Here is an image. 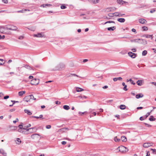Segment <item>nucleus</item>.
Listing matches in <instances>:
<instances>
[{"mask_svg":"<svg viewBox=\"0 0 156 156\" xmlns=\"http://www.w3.org/2000/svg\"><path fill=\"white\" fill-rule=\"evenodd\" d=\"M35 127H33L32 128H28V129H26V130H24L23 129H19L18 130V132H20L23 134H29L28 131L30 130H31L33 129H34Z\"/></svg>","mask_w":156,"mask_h":156,"instance_id":"1","label":"nucleus"},{"mask_svg":"<svg viewBox=\"0 0 156 156\" xmlns=\"http://www.w3.org/2000/svg\"><path fill=\"white\" fill-rule=\"evenodd\" d=\"M33 95H30L25 96L23 99V100L27 102L30 101V99H32Z\"/></svg>","mask_w":156,"mask_h":156,"instance_id":"2","label":"nucleus"},{"mask_svg":"<svg viewBox=\"0 0 156 156\" xmlns=\"http://www.w3.org/2000/svg\"><path fill=\"white\" fill-rule=\"evenodd\" d=\"M39 83V80L37 79H34L31 81V84L32 85H37Z\"/></svg>","mask_w":156,"mask_h":156,"instance_id":"3","label":"nucleus"},{"mask_svg":"<svg viewBox=\"0 0 156 156\" xmlns=\"http://www.w3.org/2000/svg\"><path fill=\"white\" fill-rule=\"evenodd\" d=\"M117 149L119 151L121 152H123L124 151L126 152L128 151V149L127 148L123 146L119 147Z\"/></svg>","mask_w":156,"mask_h":156,"instance_id":"4","label":"nucleus"},{"mask_svg":"<svg viewBox=\"0 0 156 156\" xmlns=\"http://www.w3.org/2000/svg\"><path fill=\"white\" fill-rule=\"evenodd\" d=\"M33 37H44V34L43 33H38L37 34H34L33 35Z\"/></svg>","mask_w":156,"mask_h":156,"instance_id":"5","label":"nucleus"},{"mask_svg":"<svg viewBox=\"0 0 156 156\" xmlns=\"http://www.w3.org/2000/svg\"><path fill=\"white\" fill-rule=\"evenodd\" d=\"M64 65L63 64H60L55 69V70H61L64 67Z\"/></svg>","mask_w":156,"mask_h":156,"instance_id":"6","label":"nucleus"},{"mask_svg":"<svg viewBox=\"0 0 156 156\" xmlns=\"http://www.w3.org/2000/svg\"><path fill=\"white\" fill-rule=\"evenodd\" d=\"M115 9L113 7H109V8H107L104 9V10L105 12H111L112 11L114 10Z\"/></svg>","mask_w":156,"mask_h":156,"instance_id":"7","label":"nucleus"},{"mask_svg":"<svg viewBox=\"0 0 156 156\" xmlns=\"http://www.w3.org/2000/svg\"><path fill=\"white\" fill-rule=\"evenodd\" d=\"M152 145V143H145L143 144L144 147L145 148H147Z\"/></svg>","mask_w":156,"mask_h":156,"instance_id":"8","label":"nucleus"},{"mask_svg":"<svg viewBox=\"0 0 156 156\" xmlns=\"http://www.w3.org/2000/svg\"><path fill=\"white\" fill-rule=\"evenodd\" d=\"M128 54L132 58H135L136 57V54L131 52H129Z\"/></svg>","mask_w":156,"mask_h":156,"instance_id":"9","label":"nucleus"},{"mask_svg":"<svg viewBox=\"0 0 156 156\" xmlns=\"http://www.w3.org/2000/svg\"><path fill=\"white\" fill-rule=\"evenodd\" d=\"M0 32L2 33H5V30L4 26H0Z\"/></svg>","mask_w":156,"mask_h":156,"instance_id":"10","label":"nucleus"},{"mask_svg":"<svg viewBox=\"0 0 156 156\" xmlns=\"http://www.w3.org/2000/svg\"><path fill=\"white\" fill-rule=\"evenodd\" d=\"M9 29L10 30H16L17 29V27L16 26L11 25Z\"/></svg>","mask_w":156,"mask_h":156,"instance_id":"11","label":"nucleus"},{"mask_svg":"<svg viewBox=\"0 0 156 156\" xmlns=\"http://www.w3.org/2000/svg\"><path fill=\"white\" fill-rule=\"evenodd\" d=\"M140 42V44L143 45H145L147 43V41L146 40L143 39H141Z\"/></svg>","mask_w":156,"mask_h":156,"instance_id":"12","label":"nucleus"},{"mask_svg":"<svg viewBox=\"0 0 156 156\" xmlns=\"http://www.w3.org/2000/svg\"><path fill=\"white\" fill-rule=\"evenodd\" d=\"M0 153L2 154L3 156H6L7 154L5 151L2 149H0Z\"/></svg>","mask_w":156,"mask_h":156,"instance_id":"13","label":"nucleus"},{"mask_svg":"<svg viewBox=\"0 0 156 156\" xmlns=\"http://www.w3.org/2000/svg\"><path fill=\"white\" fill-rule=\"evenodd\" d=\"M117 2L118 3L120 4H123L124 3H126L128 4V2L123 1L122 0H117Z\"/></svg>","mask_w":156,"mask_h":156,"instance_id":"14","label":"nucleus"},{"mask_svg":"<svg viewBox=\"0 0 156 156\" xmlns=\"http://www.w3.org/2000/svg\"><path fill=\"white\" fill-rule=\"evenodd\" d=\"M139 22L140 23L144 24L145 23V22H146V20L144 19H140L139 20Z\"/></svg>","mask_w":156,"mask_h":156,"instance_id":"15","label":"nucleus"},{"mask_svg":"<svg viewBox=\"0 0 156 156\" xmlns=\"http://www.w3.org/2000/svg\"><path fill=\"white\" fill-rule=\"evenodd\" d=\"M144 96L143 95L141 94H139L136 95V98L138 99L140 98H142Z\"/></svg>","mask_w":156,"mask_h":156,"instance_id":"16","label":"nucleus"},{"mask_svg":"<svg viewBox=\"0 0 156 156\" xmlns=\"http://www.w3.org/2000/svg\"><path fill=\"white\" fill-rule=\"evenodd\" d=\"M117 21L120 23H124L125 21V19L124 18H120L117 19Z\"/></svg>","mask_w":156,"mask_h":156,"instance_id":"17","label":"nucleus"},{"mask_svg":"<svg viewBox=\"0 0 156 156\" xmlns=\"http://www.w3.org/2000/svg\"><path fill=\"white\" fill-rule=\"evenodd\" d=\"M116 29V27L115 26H113L111 27H108L107 30L109 31H113Z\"/></svg>","mask_w":156,"mask_h":156,"instance_id":"18","label":"nucleus"},{"mask_svg":"<svg viewBox=\"0 0 156 156\" xmlns=\"http://www.w3.org/2000/svg\"><path fill=\"white\" fill-rule=\"evenodd\" d=\"M122 78L121 77H119L117 78H114L113 79V80L114 81H116L117 80H122Z\"/></svg>","mask_w":156,"mask_h":156,"instance_id":"19","label":"nucleus"},{"mask_svg":"<svg viewBox=\"0 0 156 156\" xmlns=\"http://www.w3.org/2000/svg\"><path fill=\"white\" fill-rule=\"evenodd\" d=\"M24 111L25 113L27 114L28 115H31L32 114V113L30 112V111L27 109H25L24 110Z\"/></svg>","mask_w":156,"mask_h":156,"instance_id":"20","label":"nucleus"},{"mask_svg":"<svg viewBox=\"0 0 156 156\" xmlns=\"http://www.w3.org/2000/svg\"><path fill=\"white\" fill-rule=\"evenodd\" d=\"M23 67H25V68H26L28 69H30V70H32V69L33 70H34V69L33 68H32V67H31L30 66H29L28 65H25Z\"/></svg>","mask_w":156,"mask_h":156,"instance_id":"21","label":"nucleus"},{"mask_svg":"<svg viewBox=\"0 0 156 156\" xmlns=\"http://www.w3.org/2000/svg\"><path fill=\"white\" fill-rule=\"evenodd\" d=\"M122 85L124 86L123 88V90H125V91H127L128 89H127L126 88L127 87V86L125 84V83H124V82H123L122 83Z\"/></svg>","mask_w":156,"mask_h":156,"instance_id":"22","label":"nucleus"},{"mask_svg":"<svg viewBox=\"0 0 156 156\" xmlns=\"http://www.w3.org/2000/svg\"><path fill=\"white\" fill-rule=\"evenodd\" d=\"M25 91H20L19 92L18 94L20 96H22L24 94H25Z\"/></svg>","mask_w":156,"mask_h":156,"instance_id":"23","label":"nucleus"},{"mask_svg":"<svg viewBox=\"0 0 156 156\" xmlns=\"http://www.w3.org/2000/svg\"><path fill=\"white\" fill-rule=\"evenodd\" d=\"M122 140L123 142H125L127 141V139L126 137L124 136H122L121 137Z\"/></svg>","mask_w":156,"mask_h":156,"instance_id":"24","label":"nucleus"},{"mask_svg":"<svg viewBox=\"0 0 156 156\" xmlns=\"http://www.w3.org/2000/svg\"><path fill=\"white\" fill-rule=\"evenodd\" d=\"M144 36L146 38H151V39L152 38V35L146 34L144 35Z\"/></svg>","mask_w":156,"mask_h":156,"instance_id":"25","label":"nucleus"},{"mask_svg":"<svg viewBox=\"0 0 156 156\" xmlns=\"http://www.w3.org/2000/svg\"><path fill=\"white\" fill-rule=\"evenodd\" d=\"M76 90L77 92L82 91L83 90V89L79 87H76Z\"/></svg>","mask_w":156,"mask_h":156,"instance_id":"26","label":"nucleus"},{"mask_svg":"<svg viewBox=\"0 0 156 156\" xmlns=\"http://www.w3.org/2000/svg\"><path fill=\"white\" fill-rule=\"evenodd\" d=\"M136 83L138 85L141 86L142 84V80H138L136 82Z\"/></svg>","mask_w":156,"mask_h":156,"instance_id":"27","label":"nucleus"},{"mask_svg":"<svg viewBox=\"0 0 156 156\" xmlns=\"http://www.w3.org/2000/svg\"><path fill=\"white\" fill-rule=\"evenodd\" d=\"M89 1L94 3H98L99 1V0H89Z\"/></svg>","mask_w":156,"mask_h":156,"instance_id":"28","label":"nucleus"},{"mask_svg":"<svg viewBox=\"0 0 156 156\" xmlns=\"http://www.w3.org/2000/svg\"><path fill=\"white\" fill-rule=\"evenodd\" d=\"M63 108L64 109L66 110H68L70 108L69 106L67 105H65L63 106Z\"/></svg>","mask_w":156,"mask_h":156,"instance_id":"29","label":"nucleus"},{"mask_svg":"<svg viewBox=\"0 0 156 156\" xmlns=\"http://www.w3.org/2000/svg\"><path fill=\"white\" fill-rule=\"evenodd\" d=\"M119 107L120 109L123 110L126 108V106L124 105H122L120 106Z\"/></svg>","mask_w":156,"mask_h":156,"instance_id":"30","label":"nucleus"},{"mask_svg":"<svg viewBox=\"0 0 156 156\" xmlns=\"http://www.w3.org/2000/svg\"><path fill=\"white\" fill-rule=\"evenodd\" d=\"M114 140L115 142H119L121 140L120 139H118L117 136H115L114 137Z\"/></svg>","mask_w":156,"mask_h":156,"instance_id":"31","label":"nucleus"},{"mask_svg":"<svg viewBox=\"0 0 156 156\" xmlns=\"http://www.w3.org/2000/svg\"><path fill=\"white\" fill-rule=\"evenodd\" d=\"M37 135H39V134H37V133H35V134H32L31 135V137L32 139H34L35 138V136Z\"/></svg>","mask_w":156,"mask_h":156,"instance_id":"32","label":"nucleus"},{"mask_svg":"<svg viewBox=\"0 0 156 156\" xmlns=\"http://www.w3.org/2000/svg\"><path fill=\"white\" fill-rule=\"evenodd\" d=\"M155 120V118H154L153 116H151L150 118L149 119V120L150 121H153Z\"/></svg>","mask_w":156,"mask_h":156,"instance_id":"33","label":"nucleus"},{"mask_svg":"<svg viewBox=\"0 0 156 156\" xmlns=\"http://www.w3.org/2000/svg\"><path fill=\"white\" fill-rule=\"evenodd\" d=\"M16 141L17 142H16V143L18 144H20L21 142L20 139L19 138H16Z\"/></svg>","mask_w":156,"mask_h":156,"instance_id":"34","label":"nucleus"},{"mask_svg":"<svg viewBox=\"0 0 156 156\" xmlns=\"http://www.w3.org/2000/svg\"><path fill=\"white\" fill-rule=\"evenodd\" d=\"M107 23H113L115 24V22L114 21H108L105 22V24H106Z\"/></svg>","mask_w":156,"mask_h":156,"instance_id":"35","label":"nucleus"},{"mask_svg":"<svg viewBox=\"0 0 156 156\" xmlns=\"http://www.w3.org/2000/svg\"><path fill=\"white\" fill-rule=\"evenodd\" d=\"M119 14L120 13L118 12H115L113 13L115 16L119 17L120 16Z\"/></svg>","mask_w":156,"mask_h":156,"instance_id":"36","label":"nucleus"},{"mask_svg":"<svg viewBox=\"0 0 156 156\" xmlns=\"http://www.w3.org/2000/svg\"><path fill=\"white\" fill-rule=\"evenodd\" d=\"M147 53V51L146 50L144 51L142 53V55L143 56H145L146 55Z\"/></svg>","mask_w":156,"mask_h":156,"instance_id":"37","label":"nucleus"},{"mask_svg":"<svg viewBox=\"0 0 156 156\" xmlns=\"http://www.w3.org/2000/svg\"><path fill=\"white\" fill-rule=\"evenodd\" d=\"M152 111V110L150 112H148L147 114L144 116V118H145V119H146L147 117L150 115V113Z\"/></svg>","mask_w":156,"mask_h":156,"instance_id":"38","label":"nucleus"},{"mask_svg":"<svg viewBox=\"0 0 156 156\" xmlns=\"http://www.w3.org/2000/svg\"><path fill=\"white\" fill-rule=\"evenodd\" d=\"M141 39H135V42H137L140 43V42Z\"/></svg>","mask_w":156,"mask_h":156,"instance_id":"39","label":"nucleus"},{"mask_svg":"<svg viewBox=\"0 0 156 156\" xmlns=\"http://www.w3.org/2000/svg\"><path fill=\"white\" fill-rule=\"evenodd\" d=\"M129 81H130L131 83L133 85H135V83L133 82V81L131 79H130L129 80Z\"/></svg>","mask_w":156,"mask_h":156,"instance_id":"40","label":"nucleus"},{"mask_svg":"<svg viewBox=\"0 0 156 156\" xmlns=\"http://www.w3.org/2000/svg\"><path fill=\"white\" fill-rule=\"evenodd\" d=\"M151 150L153 151V153L154 154H156V150L155 149H151Z\"/></svg>","mask_w":156,"mask_h":156,"instance_id":"41","label":"nucleus"},{"mask_svg":"<svg viewBox=\"0 0 156 156\" xmlns=\"http://www.w3.org/2000/svg\"><path fill=\"white\" fill-rule=\"evenodd\" d=\"M28 29L32 31H34L35 30V28L34 27H31L30 28Z\"/></svg>","mask_w":156,"mask_h":156,"instance_id":"42","label":"nucleus"},{"mask_svg":"<svg viewBox=\"0 0 156 156\" xmlns=\"http://www.w3.org/2000/svg\"><path fill=\"white\" fill-rule=\"evenodd\" d=\"M142 29L144 30H147V27L145 26L143 27Z\"/></svg>","mask_w":156,"mask_h":156,"instance_id":"43","label":"nucleus"},{"mask_svg":"<svg viewBox=\"0 0 156 156\" xmlns=\"http://www.w3.org/2000/svg\"><path fill=\"white\" fill-rule=\"evenodd\" d=\"M61 9H66V7L65 5H62L61 6Z\"/></svg>","mask_w":156,"mask_h":156,"instance_id":"44","label":"nucleus"},{"mask_svg":"<svg viewBox=\"0 0 156 156\" xmlns=\"http://www.w3.org/2000/svg\"><path fill=\"white\" fill-rule=\"evenodd\" d=\"M113 13H109L108 14V15L110 17H113L114 16Z\"/></svg>","mask_w":156,"mask_h":156,"instance_id":"45","label":"nucleus"},{"mask_svg":"<svg viewBox=\"0 0 156 156\" xmlns=\"http://www.w3.org/2000/svg\"><path fill=\"white\" fill-rule=\"evenodd\" d=\"M46 128L47 129H49L51 128V126L50 125H47L46 126Z\"/></svg>","mask_w":156,"mask_h":156,"instance_id":"46","label":"nucleus"},{"mask_svg":"<svg viewBox=\"0 0 156 156\" xmlns=\"http://www.w3.org/2000/svg\"><path fill=\"white\" fill-rule=\"evenodd\" d=\"M34 127L35 128H34V129H35L36 128H35V127ZM31 129V130H29V133H33V132H34V130H33V129Z\"/></svg>","mask_w":156,"mask_h":156,"instance_id":"47","label":"nucleus"},{"mask_svg":"<svg viewBox=\"0 0 156 156\" xmlns=\"http://www.w3.org/2000/svg\"><path fill=\"white\" fill-rule=\"evenodd\" d=\"M18 39L20 40H22L23 38V36H21L18 37Z\"/></svg>","mask_w":156,"mask_h":156,"instance_id":"48","label":"nucleus"},{"mask_svg":"<svg viewBox=\"0 0 156 156\" xmlns=\"http://www.w3.org/2000/svg\"><path fill=\"white\" fill-rule=\"evenodd\" d=\"M155 10L154 9H153L150 10V12L151 13H153L154 12H155Z\"/></svg>","mask_w":156,"mask_h":156,"instance_id":"49","label":"nucleus"},{"mask_svg":"<svg viewBox=\"0 0 156 156\" xmlns=\"http://www.w3.org/2000/svg\"><path fill=\"white\" fill-rule=\"evenodd\" d=\"M132 32H134L135 33V34L136 33V30L135 29H134V28L132 29Z\"/></svg>","mask_w":156,"mask_h":156,"instance_id":"50","label":"nucleus"},{"mask_svg":"<svg viewBox=\"0 0 156 156\" xmlns=\"http://www.w3.org/2000/svg\"><path fill=\"white\" fill-rule=\"evenodd\" d=\"M27 9H25L24 10H20V11H18V12H23L25 11H27Z\"/></svg>","mask_w":156,"mask_h":156,"instance_id":"51","label":"nucleus"},{"mask_svg":"<svg viewBox=\"0 0 156 156\" xmlns=\"http://www.w3.org/2000/svg\"><path fill=\"white\" fill-rule=\"evenodd\" d=\"M86 112H79V114L80 115H83L84 113Z\"/></svg>","mask_w":156,"mask_h":156,"instance_id":"52","label":"nucleus"},{"mask_svg":"<svg viewBox=\"0 0 156 156\" xmlns=\"http://www.w3.org/2000/svg\"><path fill=\"white\" fill-rule=\"evenodd\" d=\"M2 2L5 3H7L8 2V1L7 0H2Z\"/></svg>","mask_w":156,"mask_h":156,"instance_id":"53","label":"nucleus"},{"mask_svg":"<svg viewBox=\"0 0 156 156\" xmlns=\"http://www.w3.org/2000/svg\"><path fill=\"white\" fill-rule=\"evenodd\" d=\"M9 96L7 95V96H6L4 97V99H7L9 98Z\"/></svg>","mask_w":156,"mask_h":156,"instance_id":"54","label":"nucleus"},{"mask_svg":"<svg viewBox=\"0 0 156 156\" xmlns=\"http://www.w3.org/2000/svg\"><path fill=\"white\" fill-rule=\"evenodd\" d=\"M144 117H143V116H141V117H140V120H141V121L143 120L144 119Z\"/></svg>","mask_w":156,"mask_h":156,"instance_id":"55","label":"nucleus"},{"mask_svg":"<svg viewBox=\"0 0 156 156\" xmlns=\"http://www.w3.org/2000/svg\"><path fill=\"white\" fill-rule=\"evenodd\" d=\"M108 87V86L106 85L102 87V88L104 89H107Z\"/></svg>","mask_w":156,"mask_h":156,"instance_id":"56","label":"nucleus"},{"mask_svg":"<svg viewBox=\"0 0 156 156\" xmlns=\"http://www.w3.org/2000/svg\"><path fill=\"white\" fill-rule=\"evenodd\" d=\"M41 7H42L43 8L46 7V4H42L41 5Z\"/></svg>","mask_w":156,"mask_h":156,"instance_id":"57","label":"nucleus"},{"mask_svg":"<svg viewBox=\"0 0 156 156\" xmlns=\"http://www.w3.org/2000/svg\"><path fill=\"white\" fill-rule=\"evenodd\" d=\"M11 101L13 102V105H14L16 103H18L19 102L18 101Z\"/></svg>","mask_w":156,"mask_h":156,"instance_id":"58","label":"nucleus"},{"mask_svg":"<svg viewBox=\"0 0 156 156\" xmlns=\"http://www.w3.org/2000/svg\"><path fill=\"white\" fill-rule=\"evenodd\" d=\"M19 127L20 128L19 129H22L23 127V125L22 124H20L19 126Z\"/></svg>","mask_w":156,"mask_h":156,"instance_id":"59","label":"nucleus"},{"mask_svg":"<svg viewBox=\"0 0 156 156\" xmlns=\"http://www.w3.org/2000/svg\"><path fill=\"white\" fill-rule=\"evenodd\" d=\"M5 28L6 31L7 30H9V29L10 28V27H5Z\"/></svg>","mask_w":156,"mask_h":156,"instance_id":"60","label":"nucleus"},{"mask_svg":"<svg viewBox=\"0 0 156 156\" xmlns=\"http://www.w3.org/2000/svg\"><path fill=\"white\" fill-rule=\"evenodd\" d=\"M31 126V124H29L28 125L25 126V127H26V128H29V127H30Z\"/></svg>","mask_w":156,"mask_h":156,"instance_id":"61","label":"nucleus"},{"mask_svg":"<svg viewBox=\"0 0 156 156\" xmlns=\"http://www.w3.org/2000/svg\"><path fill=\"white\" fill-rule=\"evenodd\" d=\"M66 142L65 141H63L61 143L63 145H65L66 144Z\"/></svg>","mask_w":156,"mask_h":156,"instance_id":"62","label":"nucleus"},{"mask_svg":"<svg viewBox=\"0 0 156 156\" xmlns=\"http://www.w3.org/2000/svg\"><path fill=\"white\" fill-rule=\"evenodd\" d=\"M60 102H59V101H55V103L56 104H60Z\"/></svg>","mask_w":156,"mask_h":156,"instance_id":"63","label":"nucleus"},{"mask_svg":"<svg viewBox=\"0 0 156 156\" xmlns=\"http://www.w3.org/2000/svg\"><path fill=\"white\" fill-rule=\"evenodd\" d=\"M151 84H153L155 86H156V82H151Z\"/></svg>","mask_w":156,"mask_h":156,"instance_id":"64","label":"nucleus"}]
</instances>
